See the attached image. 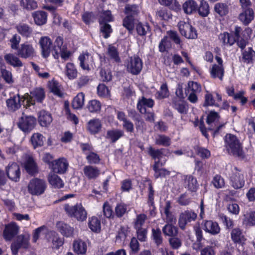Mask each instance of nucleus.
Here are the masks:
<instances>
[{
    "label": "nucleus",
    "instance_id": "obj_39",
    "mask_svg": "<svg viewBox=\"0 0 255 255\" xmlns=\"http://www.w3.org/2000/svg\"><path fill=\"white\" fill-rule=\"evenodd\" d=\"M74 251L77 254H85L87 251V245L81 240H77L73 243Z\"/></svg>",
    "mask_w": 255,
    "mask_h": 255
},
{
    "label": "nucleus",
    "instance_id": "obj_1",
    "mask_svg": "<svg viewBox=\"0 0 255 255\" xmlns=\"http://www.w3.org/2000/svg\"><path fill=\"white\" fill-rule=\"evenodd\" d=\"M225 141L226 148L229 154L238 157L243 156L242 144L235 135L227 134Z\"/></svg>",
    "mask_w": 255,
    "mask_h": 255
},
{
    "label": "nucleus",
    "instance_id": "obj_53",
    "mask_svg": "<svg viewBox=\"0 0 255 255\" xmlns=\"http://www.w3.org/2000/svg\"><path fill=\"white\" fill-rule=\"evenodd\" d=\"M20 4L27 10H33L37 7V2L34 0H21Z\"/></svg>",
    "mask_w": 255,
    "mask_h": 255
},
{
    "label": "nucleus",
    "instance_id": "obj_24",
    "mask_svg": "<svg viewBox=\"0 0 255 255\" xmlns=\"http://www.w3.org/2000/svg\"><path fill=\"white\" fill-rule=\"evenodd\" d=\"M254 13L253 9L242 10L239 15V19L245 25H248L254 19Z\"/></svg>",
    "mask_w": 255,
    "mask_h": 255
},
{
    "label": "nucleus",
    "instance_id": "obj_38",
    "mask_svg": "<svg viewBox=\"0 0 255 255\" xmlns=\"http://www.w3.org/2000/svg\"><path fill=\"white\" fill-rule=\"evenodd\" d=\"M162 166L159 161H155L153 167V169L155 171V177L158 178L159 176L165 177L170 174V172L164 168L159 169V167Z\"/></svg>",
    "mask_w": 255,
    "mask_h": 255
},
{
    "label": "nucleus",
    "instance_id": "obj_48",
    "mask_svg": "<svg viewBox=\"0 0 255 255\" xmlns=\"http://www.w3.org/2000/svg\"><path fill=\"white\" fill-rule=\"evenodd\" d=\"M219 39L224 44H229V45H232L236 42V38L234 37L232 35H230V34L227 32L220 34Z\"/></svg>",
    "mask_w": 255,
    "mask_h": 255
},
{
    "label": "nucleus",
    "instance_id": "obj_42",
    "mask_svg": "<svg viewBox=\"0 0 255 255\" xmlns=\"http://www.w3.org/2000/svg\"><path fill=\"white\" fill-rule=\"evenodd\" d=\"M173 224H167L162 229L163 233L165 235L175 237L178 234V229L173 226Z\"/></svg>",
    "mask_w": 255,
    "mask_h": 255
},
{
    "label": "nucleus",
    "instance_id": "obj_4",
    "mask_svg": "<svg viewBox=\"0 0 255 255\" xmlns=\"http://www.w3.org/2000/svg\"><path fill=\"white\" fill-rule=\"evenodd\" d=\"M52 52L55 59H57L60 55L62 58L65 59L70 55V53L67 50L66 46L63 45V39L61 37L56 38Z\"/></svg>",
    "mask_w": 255,
    "mask_h": 255
},
{
    "label": "nucleus",
    "instance_id": "obj_31",
    "mask_svg": "<svg viewBox=\"0 0 255 255\" xmlns=\"http://www.w3.org/2000/svg\"><path fill=\"white\" fill-rule=\"evenodd\" d=\"M210 74L212 78H218L220 80H222L224 74L223 65H213L210 69Z\"/></svg>",
    "mask_w": 255,
    "mask_h": 255
},
{
    "label": "nucleus",
    "instance_id": "obj_57",
    "mask_svg": "<svg viewBox=\"0 0 255 255\" xmlns=\"http://www.w3.org/2000/svg\"><path fill=\"white\" fill-rule=\"evenodd\" d=\"M101 25L100 30L101 32L104 34V37L105 38H107L109 37L110 33L112 31V29L111 25L106 22H100Z\"/></svg>",
    "mask_w": 255,
    "mask_h": 255
},
{
    "label": "nucleus",
    "instance_id": "obj_27",
    "mask_svg": "<svg viewBox=\"0 0 255 255\" xmlns=\"http://www.w3.org/2000/svg\"><path fill=\"white\" fill-rule=\"evenodd\" d=\"M32 16L33 17L34 22L38 25L44 24L47 21V13L43 11H36L32 13Z\"/></svg>",
    "mask_w": 255,
    "mask_h": 255
},
{
    "label": "nucleus",
    "instance_id": "obj_26",
    "mask_svg": "<svg viewBox=\"0 0 255 255\" xmlns=\"http://www.w3.org/2000/svg\"><path fill=\"white\" fill-rule=\"evenodd\" d=\"M80 65L84 70H89V66L93 63V57L88 53L81 54L79 57Z\"/></svg>",
    "mask_w": 255,
    "mask_h": 255
},
{
    "label": "nucleus",
    "instance_id": "obj_6",
    "mask_svg": "<svg viewBox=\"0 0 255 255\" xmlns=\"http://www.w3.org/2000/svg\"><path fill=\"white\" fill-rule=\"evenodd\" d=\"M178 26L180 33L188 39H196L197 37V32L189 23L183 21H180Z\"/></svg>",
    "mask_w": 255,
    "mask_h": 255
},
{
    "label": "nucleus",
    "instance_id": "obj_59",
    "mask_svg": "<svg viewBox=\"0 0 255 255\" xmlns=\"http://www.w3.org/2000/svg\"><path fill=\"white\" fill-rule=\"evenodd\" d=\"M86 159L90 164H97L100 162V158L99 156L95 152H90L86 153Z\"/></svg>",
    "mask_w": 255,
    "mask_h": 255
},
{
    "label": "nucleus",
    "instance_id": "obj_25",
    "mask_svg": "<svg viewBox=\"0 0 255 255\" xmlns=\"http://www.w3.org/2000/svg\"><path fill=\"white\" fill-rule=\"evenodd\" d=\"M102 124L99 119H94L87 124V129L92 134L98 133L101 129Z\"/></svg>",
    "mask_w": 255,
    "mask_h": 255
},
{
    "label": "nucleus",
    "instance_id": "obj_14",
    "mask_svg": "<svg viewBox=\"0 0 255 255\" xmlns=\"http://www.w3.org/2000/svg\"><path fill=\"white\" fill-rule=\"evenodd\" d=\"M6 173L7 177L12 181L17 182L20 176L19 165L15 162L9 163L6 167Z\"/></svg>",
    "mask_w": 255,
    "mask_h": 255
},
{
    "label": "nucleus",
    "instance_id": "obj_36",
    "mask_svg": "<svg viewBox=\"0 0 255 255\" xmlns=\"http://www.w3.org/2000/svg\"><path fill=\"white\" fill-rule=\"evenodd\" d=\"M1 77L7 84H12L13 83V79L12 73L10 71L6 69L5 65H1L0 67Z\"/></svg>",
    "mask_w": 255,
    "mask_h": 255
},
{
    "label": "nucleus",
    "instance_id": "obj_7",
    "mask_svg": "<svg viewBox=\"0 0 255 255\" xmlns=\"http://www.w3.org/2000/svg\"><path fill=\"white\" fill-rule=\"evenodd\" d=\"M30 236L29 235H21L17 237L16 241L12 243L11 245V250L12 254L16 255L17 254L18 250L21 248L27 249L29 247V241Z\"/></svg>",
    "mask_w": 255,
    "mask_h": 255
},
{
    "label": "nucleus",
    "instance_id": "obj_32",
    "mask_svg": "<svg viewBox=\"0 0 255 255\" xmlns=\"http://www.w3.org/2000/svg\"><path fill=\"white\" fill-rule=\"evenodd\" d=\"M198 5L194 0H188L183 5L184 12L187 14H191L197 11Z\"/></svg>",
    "mask_w": 255,
    "mask_h": 255
},
{
    "label": "nucleus",
    "instance_id": "obj_44",
    "mask_svg": "<svg viewBox=\"0 0 255 255\" xmlns=\"http://www.w3.org/2000/svg\"><path fill=\"white\" fill-rule=\"evenodd\" d=\"M44 137L39 133H34L31 137V141L34 148L41 146L43 145Z\"/></svg>",
    "mask_w": 255,
    "mask_h": 255
},
{
    "label": "nucleus",
    "instance_id": "obj_29",
    "mask_svg": "<svg viewBox=\"0 0 255 255\" xmlns=\"http://www.w3.org/2000/svg\"><path fill=\"white\" fill-rule=\"evenodd\" d=\"M153 101L150 99H146L142 97L141 99L139 100L137 104V108L138 110L142 114L146 113L145 107H147L151 108L153 106Z\"/></svg>",
    "mask_w": 255,
    "mask_h": 255
},
{
    "label": "nucleus",
    "instance_id": "obj_64",
    "mask_svg": "<svg viewBox=\"0 0 255 255\" xmlns=\"http://www.w3.org/2000/svg\"><path fill=\"white\" fill-rule=\"evenodd\" d=\"M113 17L111 14V12L110 10H106L103 11L100 15V18L99 19L100 22H107L113 21Z\"/></svg>",
    "mask_w": 255,
    "mask_h": 255
},
{
    "label": "nucleus",
    "instance_id": "obj_18",
    "mask_svg": "<svg viewBox=\"0 0 255 255\" xmlns=\"http://www.w3.org/2000/svg\"><path fill=\"white\" fill-rule=\"evenodd\" d=\"M18 226L14 223H10L5 226L3 231V237L6 241H10L18 232Z\"/></svg>",
    "mask_w": 255,
    "mask_h": 255
},
{
    "label": "nucleus",
    "instance_id": "obj_16",
    "mask_svg": "<svg viewBox=\"0 0 255 255\" xmlns=\"http://www.w3.org/2000/svg\"><path fill=\"white\" fill-rule=\"evenodd\" d=\"M35 50L32 45L27 43L20 45L17 50V55L23 58H28L34 56Z\"/></svg>",
    "mask_w": 255,
    "mask_h": 255
},
{
    "label": "nucleus",
    "instance_id": "obj_61",
    "mask_svg": "<svg viewBox=\"0 0 255 255\" xmlns=\"http://www.w3.org/2000/svg\"><path fill=\"white\" fill-rule=\"evenodd\" d=\"M152 237L155 244L159 246L162 243L163 239L159 229H152Z\"/></svg>",
    "mask_w": 255,
    "mask_h": 255
},
{
    "label": "nucleus",
    "instance_id": "obj_47",
    "mask_svg": "<svg viewBox=\"0 0 255 255\" xmlns=\"http://www.w3.org/2000/svg\"><path fill=\"white\" fill-rule=\"evenodd\" d=\"M197 10L200 15L203 17L207 16L209 13V6L208 2L204 0H201Z\"/></svg>",
    "mask_w": 255,
    "mask_h": 255
},
{
    "label": "nucleus",
    "instance_id": "obj_33",
    "mask_svg": "<svg viewBox=\"0 0 255 255\" xmlns=\"http://www.w3.org/2000/svg\"><path fill=\"white\" fill-rule=\"evenodd\" d=\"M56 226L59 231L64 236L70 237L73 235V230L68 225L62 222H59L57 223Z\"/></svg>",
    "mask_w": 255,
    "mask_h": 255
},
{
    "label": "nucleus",
    "instance_id": "obj_13",
    "mask_svg": "<svg viewBox=\"0 0 255 255\" xmlns=\"http://www.w3.org/2000/svg\"><path fill=\"white\" fill-rule=\"evenodd\" d=\"M24 96L20 97L19 94H16L6 100V103L8 111L14 112L19 109L21 106V102H23Z\"/></svg>",
    "mask_w": 255,
    "mask_h": 255
},
{
    "label": "nucleus",
    "instance_id": "obj_41",
    "mask_svg": "<svg viewBox=\"0 0 255 255\" xmlns=\"http://www.w3.org/2000/svg\"><path fill=\"white\" fill-rule=\"evenodd\" d=\"M214 8L215 11L221 16L227 15L229 12V6L225 3H216Z\"/></svg>",
    "mask_w": 255,
    "mask_h": 255
},
{
    "label": "nucleus",
    "instance_id": "obj_30",
    "mask_svg": "<svg viewBox=\"0 0 255 255\" xmlns=\"http://www.w3.org/2000/svg\"><path fill=\"white\" fill-rule=\"evenodd\" d=\"M48 180L50 184L54 188H60L63 187L64 185L61 178L54 172H50L49 174Z\"/></svg>",
    "mask_w": 255,
    "mask_h": 255
},
{
    "label": "nucleus",
    "instance_id": "obj_50",
    "mask_svg": "<svg viewBox=\"0 0 255 255\" xmlns=\"http://www.w3.org/2000/svg\"><path fill=\"white\" fill-rule=\"evenodd\" d=\"M89 227L93 232H99L101 230L100 221L96 217H92L89 220Z\"/></svg>",
    "mask_w": 255,
    "mask_h": 255
},
{
    "label": "nucleus",
    "instance_id": "obj_15",
    "mask_svg": "<svg viewBox=\"0 0 255 255\" xmlns=\"http://www.w3.org/2000/svg\"><path fill=\"white\" fill-rule=\"evenodd\" d=\"M23 164L25 169L29 174L33 175L38 172L37 166L31 155L24 154Z\"/></svg>",
    "mask_w": 255,
    "mask_h": 255
},
{
    "label": "nucleus",
    "instance_id": "obj_37",
    "mask_svg": "<svg viewBox=\"0 0 255 255\" xmlns=\"http://www.w3.org/2000/svg\"><path fill=\"white\" fill-rule=\"evenodd\" d=\"M49 237L51 239L53 248L58 249L63 244V240L58 236V235L53 231H51L48 233Z\"/></svg>",
    "mask_w": 255,
    "mask_h": 255
},
{
    "label": "nucleus",
    "instance_id": "obj_40",
    "mask_svg": "<svg viewBox=\"0 0 255 255\" xmlns=\"http://www.w3.org/2000/svg\"><path fill=\"white\" fill-rule=\"evenodd\" d=\"M135 19L134 17L129 16H127L124 19L123 22V26L126 28L129 33H132L134 24L136 25Z\"/></svg>",
    "mask_w": 255,
    "mask_h": 255
},
{
    "label": "nucleus",
    "instance_id": "obj_46",
    "mask_svg": "<svg viewBox=\"0 0 255 255\" xmlns=\"http://www.w3.org/2000/svg\"><path fill=\"white\" fill-rule=\"evenodd\" d=\"M135 28L137 34L140 36L145 35L150 31V27L148 23L143 24L138 21L136 23Z\"/></svg>",
    "mask_w": 255,
    "mask_h": 255
},
{
    "label": "nucleus",
    "instance_id": "obj_34",
    "mask_svg": "<svg viewBox=\"0 0 255 255\" xmlns=\"http://www.w3.org/2000/svg\"><path fill=\"white\" fill-rule=\"evenodd\" d=\"M124 135V132L122 130L112 129L107 131L106 138L110 139L112 142H115Z\"/></svg>",
    "mask_w": 255,
    "mask_h": 255
},
{
    "label": "nucleus",
    "instance_id": "obj_35",
    "mask_svg": "<svg viewBox=\"0 0 255 255\" xmlns=\"http://www.w3.org/2000/svg\"><path fill=\"white\" fill-rule=\"evenodd\" d=\"M17 32L23 36L29 37L32 32V28L27 24L19 23L15 27Z\"/></svg>",
    "mask_w": 255,
    "mask_h": 255
},
{
    "label": "nucleus",
    "instance_id": "obj_21",
    "mask_svg": "<svg viewBox=\"0 0 255 255\" xmlns=\"http://www.w3.org/2000/svg\"><path fill=\"white\" fill-rule=\"evenodd\" d=\"M6 62L14 68H20L23 66V63L20 59L12 53L6 54L4 56Z\"/></svg>",
    "mask_w": 255,
    "mask_h": 255
},
{
    "label": "nucleus",
    "instance_id": "obj_2",
    "mask_svg": "<svg viewBox=\"0 0 255 255\" xmlns=\"http://www.w3.org/2000/svg\"><path fill=\"white\" fill-rule=\"evenodd\" d=\"M64 209L68 216L74 217L78 221H83L87 218V212L81 204H77L74 206L65 204Z\"/></svg>",
    "mask_w": 255,
    "mask_h": 255
},
{
    "label": "nucleus",
    "instance_id": "obj_12",
    "mask_svg": "<svg viewBox=\"0 0 255 255\" xmlns=\"http://www.w3.org/2000/svg\"><path fill=\"white\" fill-rule=\"evenodd\" d=\"M68 166V163L64 158H60L53 160L50 164V168L54 173L62 174L66 172Z\"/></svg>",
    "mask_w": 255,
    "mask_h": 255
},
{
    "label": "nucleus",
    "instance_id": "obj_49",
    "mask_svg": "<svg viewBox=\"0 0 255 255\" xmlns=\"http://www.w3.org/2000/svg\"><path fill=\"white\" fill-rule=\"evenodd\" d=\"M87 108L91 113H98L101 110V104L98 100H91L88 103Z\"/></svg>",
    "mask_w": 255,
    "mask_h": 255
},
{
    "label": "nucleus",
    "instance_id": "obj_55",
    "mask_svg": "<svg viewBox=\"0 0 255 255\" xmlns=\"http://www.w3.org/2000/svg\"><path fill=\"white\" fill-rule=\"evenodd\" d=\"M155 143L157 145L168 146L170 144V139L164 135H159L156 138Z\"/></svg>",
    "mask_w": 255,
    "mask_h": 255
},
{
    "label": "nucleus",
    "instance_id": "obj_11",
    "mask_svg": "<svg viewBox=\"0 0 255 255\" xmlns=\"http://www.w3.org/2000/svg\"><path fill=\"white\" fill-rule=\"evenodd\" d=\"M197 218V214L191 210H186L182 212L179 217L178 225L182 230H184L186 225L192 221H194Z\"/></svg>",
    "mask_w": 255,
    "mask_h": 255
},
{
    "label": "nucleus",
    "instance_id": "obj_28",
    "mask_svg": "<svg viewBox=\"0 0 255 255\" xmlns=\"http://www.w3.org/2000/svg\"><path fill=\"white\" fill-rule=\"evenodd\" d=\"M231 239L235 243L243 244L246 239L242 230L239 228H235L231 233Z\"/></svg>",
    "mask_w": 255,
    "mask_h": 255
},
{
    "label": "nucleus",
    "instance_id": "obj_10",
    "mask_svg": "<svg viewBox=\"0 0 255 255\" xmlns=\"http://www.w3.org/2000/svg\"><path fill=\"white\" fill-rule=\"evenodd\" d=\"M219 118L217 113L212 111L207 118L206 122L209 126L208 129L210 130H214V134H217L225 125L224 124L220 125L217 124Z\"/></svg>",
    "mask_w": 255,
    "mask_h": 255
},
{
    "label": "nucleus",
    "instance_id": "obj_51",
    "mask_svg": "<svg viewBox=\"0 0 255 255\" xmlns=\"http://www.w3.org/2000/svg\"><path fill=\"white\" fill-rule=\"evenodd\" d=\"M165 149L163 148L155 149L151 146L148 148V154L154 159H158L159 160L162 157Z\"/></svg>",
    "mask_w": 255,
    "mask_h": 255
},
{
    "label": "nucleus",
    "instance_id": "obj_8",
    "mask_svg": "<svg viewBox=\"0 0 255 255\" xmlns=\"http://www.w3.org/2000/svg\"><path fill=\"white\" fill-rule=\"evenodd\" d=\"M142 65L141 59L137 56L130 57L126 64L128 71L133 75H137L140 72Z\"/></svg>",
    "mask_w": 255,
    "mask_h": 255
},
{
    "label": "nucleus",
    "instance_id": "obj_54",
    "mask_svg": "<svg viewBox=\"0 0 255 255\" xmlns=\"http://www.w3.org/2000/svg\"><path fill=\"white\" fill-rule=\"evenodd\" d=\"M21 37L17 34H13L9 39V44L10 48L13 50H18Z\"/></svg>",
    "mask_w": 255,
    "mask_h": 255
},
{
    "label": "nucleus",
    "instance_id": "obj_23",
    "mask_svg": "<svg viewBox=\"0 0 255 255\" xmlns=\"http://www.w3.org/2000/svg\"><path fill=\"white\" fill-rule=\"evenodd\" d=\"M38 121L41 126L47 127L52 121L51 114L46 111H40L38 114Z\"/></svg>",
    "mask_w": 255,
    "mask_h": 255
},
{
    "label": "nucleus",
    "instance_id": "obj_20",
    "mask_svg": "<svg viewBox=\"0 0 255 255\" xmlns=\"http://www.w3.org/2000/svg\"><path fill=\"white\" fill-rule=\"evenodd\" d=\"M85 176L89 179H95L99 176L100 170L97 167L92 165H86L83 168Z\"/></svg>",
    "mask_w": 255,
    "mask_h": 255
},
{
    "label": "nucleus",
    "instance_id": "obj_56",
    "mask_svg": "<svg viewBox=\"0 0 255 255\" xmlns=\"http://www.w3.org/2000/svg\"><path fill=\"white\" fill-rule=\"evenodd\" d=\"M48 87L50 91L53 93L55 95L59 97L62 96V93L59 88V84L55 81L49 82Z\"/></svg>",
    "mask_w": 255,
    "mask_h": 255
},
{
    "label": "nucleus",
    "instance_id": "obj_58",
    "mask_svg": "<svg viewBox=\"0 0 255 255\" xmlns=\"http://www.w3.org/2000/svg\"><path fill=\"white\" fill-rule=\"evenodd\" d=\"M125 13L127 14V16H129L134 17V16L137 15L138 13L137 6L134 4L127 5L125 7Z\"/></svg>",
    "mask_w": 255,
    "mask_h": 255
},
{
    "label": "nucleus",
    "instance_id": "obj_5",
    "mask_svg": "<svg viewBox=\"0 0 255 255\" xmlns=\"http://www.w3.org/2000/svg\"><path fill=\"white\" fill-rule=\"evenodd\" d=\"M36 124V120L33 116H26L23 114L17 125L23 131L28 132L34 128Z\"/></svg>",
    "mask_w": 255,
    "mask_h": 255
},
{
    "label": "nucleus",
    "instance_id": "obj_17",
    "mask_svg": "<svg viewBox=\"0 0 255 255\" xmlns=\"http://www.w3.org/2000/svg\"><path fill=\"white\" fill-rule=\"evenodd\" d=\"M39 43L41 48L42 56L47 58L52 51V40L47 36H43L40 38Z\"/></svg>",
    "mask_w": 255,
    "mask_h": 255
},
{
    "label": "nucleus",
    "instance_id": "obj_63",
    "mask_svg": "<svg viewBox=\"0 0 255 255\" xmlns=\"http://www.w3.org/2000/svg\"><path fill=\"white\" fill-rule=\"evenodd\" d=\"M127 206L123 203L119 204L115 208L116 215L118 217H122L127 212Z\"/></svg>",
    "mask_w": 255,
    "mask_h": 255
},
{
    "label": "nucleus",
    "instance_id": "obj_9",
    "mask_svg": "<svg viewBox=\"0 0 255 255\" xmlns=\"http://www.w3.org/2000/svg\"><path fill=\"white\" fill-rule=\"evenodd\" d=\"M45 97L44 89L41 88H37L30 92V95H24V99H26L29 106L30 105H34L35 101L42 102Z\"/></svg>",
    "mask_w": 255,
    "mask_h": 255
},
{
    "label": "nucleus",
    "instance_id": "obj_3",
    "mask_svg": "<svg viewBox=\"0 0 255 255\" xmlns=\"http://www.w3.org/2000/svg\"><path fill=\"white\" fill-rule=\"evenodd\" d=\"M46 187L45 180L38 178H33L28 183L27 190L32 195L39 196L44 193Z\"/></svg>",
    "mask_w": 255,
    "mask_h": 255
},
{
    "label": "nucleus",
    "instance_id": "obj_22",
    "mask_svg": "<svg viewBox=\"0 0 255 255\" xmlns=\"http://www.w3.org/2000/svg\"><path fill=\"white\" fill-rule=\"evenodd\" d=\"M204 229L212 235H216L219 233L220 228L217 222L212 221H206L204 224Z\"/></svg>",
    "mask_w": 255,
    "mask_h": 255
},
{
    "label": "nucleus",
    "instance_id": "obj_19",
    "mask_svg": "<svg viewBox=\"0 0 255 255\" xmlns=\"http://www.w3.org/2000/svg\"><path fill=\"white\" fill-rule=\"evenodd\" d=\"M233 187L235 189H240L244 185L245 180L243 174L237 170L231 177Z\"/></svg>",
    "mask_w": 255,
    "mask_h": 255
},
{
    "label": "nucleus",
    "instance_id": "obj_62",
    "mask_svg": "<svg viewBox=\"0 0 255 255\" xmlns=\"http://www.w3.org/2000/svg\"><path fill=\"white\" fill-rule=\"evenodd\" d=\"M214 186L217 189L221 188L225 185L224 179L221 176L216 175L212 181Z\"/></svg>",
    "mask_w": 255,
    "mask_h": 255
},
{
    "label": "nucleus",
    "instance_id": "obj_52",
    "mask_svg": "<svg viewBox=\"0 0 255 255\" xmlns=\"http://www.w3.org/2000/svg\"><path fill=\"white\" fill-rule=\"evenodd\" d=\"M185 181L187 183V186L189 190L192 191L196 190L197 187V182L196 178L192 175H186L185 177Z\"/></svg>",
    "mask_w": 255,
    "mask_h": 255
},
{
    "label": "nucleus",
    "instance_id": "obj_60",
    "mask_svg": "<svg viewBox=\"0 0 255 255\" xmlns=\"http://www.w3.org/2000/svg\"><path fill=\"white\" fill-rule=\"evenodd\" d=\"M188 93H200L201 91V87L197 82L189 81L188 82Z\"/></svg>",
    "mask_w": 255,
    "mask_h": 255
},
{
    "label": "nucleus",
    "instance_id": "obj_43",
    "mask_svg": "<svg viewBox=\"0 0 255 255\" xmlns=\"http://www.w3.org/2000/svg\"><path fill=\"white\" fill-rule=\"evenodd\" d=\"M85 95L83 93H79L73 99L72 105L74 109L81 108L84 105Z\"/></svg>",
    "mask_w": 255,
    "mask_h": 255
},
{
    "label": "nucleus",
    "instance_id": "obj_45",
    "mask_svg": "<svg viewBox=\"0 0 255 255\" xmlns=\"http://www.w3.org/2000/svg\"><path fill=\"white\" fill-rule=\"evenodd\" d=\"M65 68L66 75L69 79H74L77 77V71L73 63H68Z\"/></svg>",
    "mask_w": 255,
    "mask_h": 255
}]
</instances>
